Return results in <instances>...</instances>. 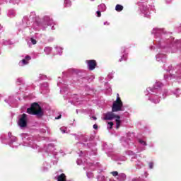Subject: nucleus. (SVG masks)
Here are the masks:
<instances>
[{"mask_svg": "<svg viewBox=\"0 0 181 181\" xmlns=\"http://www.w3.org/2000/svg\"><path fill=\"white\" fill-rule=\"evenodd\" d=\"M28 114L30 115H37V117H43V110L37 103H33L31 104L30 108L27 109Z\"/></svg>", "mask_w": 181, "mask_h": 181, "instance_id": "f257e3e1", "label": "nucleus"}, {"mask_svg": "<svg viewBox=\"0 0 181 181\" xmlns=\"http://www.w3.org/2000/svg\"><path fill=\"white\" fill-rule=\"evenodd\" d=\"M124 106V103L122 100H121V98L119 97V93L117 94V99L115 102H113L112 106V112H118V111H124L122 107Z\"/></svg>", "mask_w": 181, "mask_h": 181, "instance_id": "f03ea898", "label": "nucleus"}, {"mask_svg": "<svg viewBox=\"0 0 181 181\" xmlns=\"http://www.w3.org/2000/svg\"><path fill=\"white\" fill-rule=\"evenodd\" d=\"M103 119L105 121H112L114 118H121L120 115H117L114 114V112H107V113L103 114Z\"/></svg>", "mask_w": 181, "mask_h": 181, "instance_id": "7ed1b4c3", "label": "nucleus"}, {"mask_svg": "<svg viewBox=\"0 0 181 181\" xmlns=\"http://www.w3.org/2000/svg\"><path fill=\"white\" fill-rule=\"evenodd\" d=\"M18 125L21 128H25L28 127V115L23 113L18 120Z\"/></svg>", "mask_w": 181, "mask_h": 181, "instance_id": "20e7f679", "label": "nucleus"}, {"mask_svg": "<svg viewBox=\"0 0 181 181\" xmlns=\"http://www.w3.org/2000/svg\"><path fill=\"white\" fill-rule=\"evenodd\" d=\"M86 63L88 64V69L90 71L94 70L97 67V61L94 59L87 60Z\"/></svg>", "mask_w": 181, "mask_h": 181, "instance_id": "39448f33", "label": "nucleus"}, {"mask_svg": "<svg viewBox=\"0 0 181 181\" xmlns=\"http://www.w3.org/2000/svg\"><path fill=\"white\" fill-rule=\"evenodd\" d=\"M30 56L27 55L25 59L21 60L22 66H25L26 64H29V60H30Z\"/></svg>", "mask_w": 181, "mask_h": 181, "instance_id": "423d86ee", "label": "nucleus"}, {"mask_svg": "<svg viewBox=\"0 0 181 181\" xmlns=\"http://www.w3.org/2000/svg\"><path fill=\"white\" fill-rule=\"evenodd\" d=\"M162 87H163V84L160 82H156L154 84L153 88L152 89V91H153V90H159V88H162Z\"/></svg>", "mask_w": 181, "mask_h": 181, "instance_id": "0eeeda50", "label": "nucleus"}, {"mask_svg": "<svg viewBox=\"0 0 181 181\" xmlns=\"http://www.w3.org/2000/svg\"><path fill=\"white\" fill-rule=\"evenodd\" d=\"M57 181H66V174L62 173L57 177Z\"/></svg>", "mask_w": 181, "mask_h": 181, "instance_id": "6e6552de", "label": "nucleus"}, {"mask_svg": "<svg viewBox=\"0 0 181 181\" xmlns=\"http://www.w3.org/2000/svg\"><path fill=\"white\" fill-rule=\"evenodd\" d=\"M124 10V6L121 4H117L115 6V11H117V12H121L122 11Z\"/></svg>", "mask_w": 181, "mask_h": 181, "instance_id": "1a4fd4ad", "label": "nucleus"}, {"mask_svg": "<svg viewBox=\"0 0 181 181\" xmlns=\"http://www.w3.org/2000/svg\"><path fill=\"white\" fill-rule=\"evenodd\" d=\"M121 118H116L115 122H116V129H118L121 127Z\"/></svg>", "mask_w": 181, "mask_h": 181, "instance_id": "9d476101", "label": "nucleus"}, {"mask_svg": "<svg viewBox=\"0 0 181 181\" xmlns=\"http://www.w3.org/2000/svg\"><path fill=\"white\" fill-rule=\"evenodd\" d=\"M128 59V54H124L123 56H122V57L120 59H119V62H123V60L124 61V62H127V59Z\"/></svg>", "mask_w": 181, "mask_h": 181, "instance_id": "9b49d317", "label": "nucleus"}, {"mask_svg": "<svg viewBox=\"0 0 181 181\" xmlns=\"http://www.w3.org/2000/svg\"><path fill=\"white\" fill-rule=\"evenodd\" d=\"M139 144H141V145L146 146V141H143L142 139H139Z\"/></svg>", "mask_w": 181, "mask_h": 181, "instance_id": "f8f14e48", "label": "nucleus"}, {"mask_svg": "<svg viewBox=\"0 0 181 181\" xmlns=\"http://www.w3.org/2000/svg\"><path fill=\"white\" fill-rule=\"evenodd\" d=\"M111 175H112L114 177L118 176V173L117 171H112L111 172Z\"/></svg>", "mask_w": 181, "mask_h": 181, "instance_id": "ddd939ff", "label": "nucleus"}, {"mask_svg": "<svg viewBox=\"0 0 181 181\" xmlns=\"http://www.w3.org/2000/svg\"><path fill=\"white\" fill-rule=\"evenodd\" d=\"M148 166L150 169H153V162L149 163Z\"/></svg>", "mask_w": 181, "mask_h": 181, "instance_id": "4468645a", "label": "nucleus"}, {"mask_svg": "<svg viewBox=\"0 0 181 181\" xmlns=\"http://www.w3.org/2000/svg\"><path fill=\"white\" fill-rule=\"evenodd\" d=\"M31 42L33 45H36V43H37V42L36 41V40L31 38Z\"/></svg>", "mask_w": 181, "mask_h": 181, "instance_id": "2eb2a0df", "label": "nucleus"}, {"mask_svg": "<svg viewBox=\"0 0 181 181\" xmlns=\"http://www.w3.org/2000/svg\"><path fill=\"white\" fill-rule=\"evenodd\" d=\"M96 13H97L98 18H101V11H98L96 12Z\"/></svg>", "mask_w": 181, "mask_h": 181, "instance_id": "dca6fc26", "label": "nucleus"}, {"mask_svg": "<svg viewBox=\"0 0 181 181\" xmlns=\"http://www.w3.org/2000/svg\"><path fill=\"white\" fill-rule=\"evenodd\" d=\"M108 125L110 126V129H111L112 128V126L114 125V122H108Z\"/></svg>", "mask_w": 181, "mask_h": 181, "instance_id": "f3484780", "label": "nucleus"}, {"mask_svg": "<svg viewBox=\"0 0 181 181\" xmlns=\"http://www.w3.org/2000/svg\"><path fill=\"white\" fill-rule=\"evenodd\" d=\"M93 129H98V125L94 124V125H93Z\"/></svg>", "mask_w": 181, "mask_h": 181, "instance_id": "a211bd4d", "label": "nucleus"}, {"mask_svg": "<svg viewBox=\"0 0 181 181\" xmlns=\"http://www.w3.org/2000/svg\"><path fill=\"white\" fill-rule=\"evenodd\" d=\"M92 118L94 119V121H97V118L95 116H93Z\"/></svg>", "mask_w": 181, "mask_h": 181, "instance_id": "6ab92c4d", "label": "nucleus"}, {"mask_svg": "<svg viewBox=\"0 0 181 181\" xmlns=\"http://www.w3.org/2000/svg\"><path fill=\"white\" fill-rule=\"evenodd\" d=\"M62 134H66V130L61 129Z\"/></svg>", "mask_w": 181, "mask_h": 181, "instance_id": "aec40b11", "label": "nucleus"}, {"mask_svg": "<svg viewBox=\"0 0 181 181\" xmlns=\"http://www.w3.org/2000/svg\"><path fill=\"white\" fill-rule=\"evenodd\" d=\"M62 118V115H59L58 117L56 118V119H60Z\"/></svg>", "mask_w": 181, "mask_h": 181, "instance_id": "412c9836", "label": "nucleus"}, {"mask_svg": "<svg viewBox=\"0 0 181 181\" xmlns=\"http://www.w3.org/2000/svg\"><path fill=\"white\" fill-rule=\"evenodd\" d=\"M151 90V88H147V90Z\"/></svg>", "mask_w": 181, "mask_h": 181, "instance_id": "4be33fe9", "label": "nucleus"}]
</instances>
